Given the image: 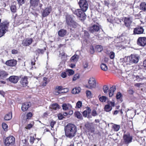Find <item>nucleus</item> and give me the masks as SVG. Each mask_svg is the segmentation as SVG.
<instances>
[{
	"label": "nucleus",
	"mask_w": 146,
	"mask_h": 146,
	"mask_svg": "<svg viewBox=\"0 0 146 146\" xmlns=\"http://www.w3.org/2000/svg\"><path fill=\"white\" fill-rule=\"evenodd\" d=\"M79 4L81 9H78L73 11V13L79 18L82 21L85 19L86 15L84 13L88 7V3L86 0H80Z\"/></svg>",
	"instance_id": "obj_1"
},
{
	"label": "nucleus",
	"mask_w": 146,
	"mask_h": 146,
	"mask_svg": "<svg viewBox=\"0 0 146 146\" xmlns=\"http://www.w3.org/2000/svg\"><path fill=\"white\" fill-rule=\"evenodd\" d=\"M64 131L66 137L72 139L76 135L77 129L74 125L69 123L65 127Z\"/></svg>",
	"instance_id": "obj_2"
},
{
	"label": "nucleus",
	"mask_w": 146,
	"mask_h": 146,
	"mask_svg": "<svg viewBox=\"0 0 146 146\" xmlns=\"http://www.w3.org/2000/svg\"><path fill=\"white\" fill-rule=\"evenodd\" d=\"M139 57L137 54H131L127 59V62L130 64L133 63H136L139 61Z\"/></svg>",
	"instance_id": "obj_3"
},
{
	"label": "nucleus",
	"mask_w": 146,
	"mask_h": 146,
	"mask_svg": "<svg viewBox=\"0 0 146 146\" xmlns=\"http://www.w3.org/2000/svg\"><path fill=\"white\" fill-rule=\"evenodd\" d=\"M8 24L4 23L0 24V37L3 36L8 29Z\"/></svg>",
	"instance_id": "obj_4"
},
{
	"label": "nucleus",
	"mask_w": 146,
	"mask_h": 146,
	"mask_svg": "<svg viewBox=\"0 0 146 146\" xmlns=\"http://www.w3.org/2000/svg\"><path fill=\"white\" fill-rule=\"evenodd\" d=\"M123 138V143L125 144L128 145L132 141V136L130 135L129 133H127L124 134Z\"/></svg>",
	"instance_id": "obj_5"
},
{
	"label": "nucleus",
	"mask_w": 146,
	"mask_h": 146,
	"mask_svg": "<svg viewBox=\"0 0 146 146\" xmlns=\"http://www.w3.org/2000/svg\"><path fill=\"white\" fill-rule=\"evenodd\" d=\"M66 21L68 25L73 28H76L77 25V23L72 20L70 15L66 17Z\"/></svg>",
	"instance_id": "obj_6"
},
{
	"label": "nucleus",
	"mask_w": 146,
	"mask_h": 146,
	"mask_svg": "<svg viewBox=\"0 0 146 146\" xmlns=\"http://www.w3.org/2000/svg\"><path fill=\"white\" fill-rule=\"evenodd\" d=\"M15 142V139L13 136H9L5 140V144L6 146L13 145Z\"/></svg>",
	"instance_id": "obj_7"
},
{
	"label": "nucleus",
	"mask_w": 146,
	"mask_h": 146,
	"mask_svg": "<svg viewBox=\"0 0 146 146\" xmlns=\"http://www.w3.org/2000/svg\"><path fill=\"white\" fill-rule=\"evenodd\" d=\"M96 87V83L95 79L93 78H90L88 81V85L86 86L87 88L92 89Z\"/></svg>",
	"instance_id": "obj_8"
},
{
	"label": "nucleus",
	"mask_w": 146,
	"mask_h": 146,
	"mask_svg": "<svg viewBox=\"0 0 146 146\" xmlns=\"http://www.w3.org/2000/svg\"><path fill=\"white\" fill-rule=\"evenodd\" d=\"M115 103L114 102H108L107 105H106L104 108V110L107 112L111 111L112 110V107H114Z\"/></svg>",
	"instance_id": "obj_9"
},
{
	"label": "nucleus",
	"mask_w": 146,
	"mask_h": 146,
	"mask_svg": "<svg viewBox=\"0 0 146 146\" xmlns=\"http://www.w3.org/2000/svg\"><path fill=\"white\" fill-rule=\"evenodd\" d=\"M137 44L139 46H144L146 44V38L145 37H139L137 40Z\"/></svg>",
	"instance_id": "obj_10"
},
{
	"label": "nucleus",
	"mask_w": 146,
	"mask_h": 146,
	"mask_svg": "<svg viewBox=\"0 0 146 146\" xmlns=\"http://www.w3.org/2000/svg\"><path fill=\"white\" fill-rule=\"evenodd\" d=\"M100 29L99 24H94L89 28V31L91 33L98 31Z\"/></svg>",
	"instance_id": "obj_11"
},
{
	"label": "nucleus",
	"mask_w": 146,
	"mask_h": 146,
	"mask_svg": "<svg viewBox=\"0 0 146 146\" xmlns=\"http://www.w3.org/2000/svg\"><path fill=\"white\" fill-rule=\"evenodd\" d=\"M124 22L125 26L129 28L132 22V19L131 17H125L124 19Z\"/></svg>",
	"instance_id": "obj_12"
},
{
	"label": "nucleus",
	"mask_w": 146,
	"mask_h": 146,
	"mask_svg": "<svg viewBox=\"0 0 146 146\" xmlns=\"http://www.w3.org/2000/svg\"><path fill=\"white\" fill-rule=\"evenodd\" d=\"M32 41V38H27L23 40L22 44L23 46H28L31 44Z\"/></svg>",
	"instance_id": "obj_13"
},
{
	"label": "nucleus",
	"mask_w": 146,
	"mask_h": 146,
	"mask_svg": "<svg viewBox=\"0 0 146 146\" xmlns=\"http://www.w3.org/2000/svg\"><path fill=\"white\" fill-rule=\"evenodd\" d=\"M31 105L30 102H26L23 104L21 109L22 111H25L28 109Z\"/></svg>",
	"instance_id": "obj_14"
},
{
	"label": "nucleus",
	"mask_w": 146,
	"mask_h": 146,
	"mask_svg": "<svg viewBox=\"0 0 146 146\" xmlns=\"http://www.w3.org/2000/svg\"><path fill=\"white\" fill-rule=\"evenodd\" d=\"M52 11V9L50 7L46 8L44 9L42 13V16L43 17H45L48 16Z\"/></svg>",
	"instance_id": "obj_15"
},
{
	"label": "nucleus",
	"mask_w": 146,
	"mask_h": 146,
	"mask_svg": "<svg viewBox=\"0 0 146 146\" xmlns=\"http://www.w3.org/2000/svg\"><path fill=\"white\" fill-rule=\"evenodd\" d=\"M144 29L141 27H139L135 28L133 31L134 33L135 34H139L143 33Z\"/></svg>",
	"instance_id": "obj_16"
},
{
	"label": "nucleus",
	"mask_w": 146,
	"mask_h": 146,
	"mask_svg": "<svg viewBox=\"0 0 146 146\" xmlns=\"http://www.w3.org/2000/svg\"><path fill=\"white\" fill-rule=\"evenodd\" d=\"M17 64V61L15 60H10L7 61L5 64L7 65L10 66H14Z\"/></svg>",
	"instance_id": "obj_17"
},
{
	"label": "nucleus",
	"mask_w": 146,
	"mask_h": 146,
	"mask_svg": "<svg viewBox=\"0 0 146 146\" xmlns=\"http://www.w3.org/2000/svg\"><path fill=\"white\" fill-rule=\"evenodd\" d=\"M27 77L25 76L21 78L20 80V83L23 86H26L28 84Z\"/></svg>",
	"instance_id": "obj_18"
},
{
	"label": "nucleus",
	"mask_w": 146,
	"mask_h": 146,
	"mask_svg": "<svg viewBox=\"0 0 146 146\" xmlns=\"http://www.w3.org/2000/svg\"><path fill=\"white\" fill-rule=\"evenodd\" d=\"M9 79L11 82L16 83L18 81L19 78L17 76H12L9 77Z\"/></svg>",
	"instance_id": "obj_19"
},
{
	"label": "nucleus",
	"mask_w": 146,
	"mask_h": 146,
	"mask_svg": "<svg viewBox=\"0 0 146 146\" xmlns=\"http://www.w3.org/2000/svg\"><path fill=\"white\" fill-rule=\"evenodd\" d=\"M8 75V74L4 70H0V79H4L6 78Z\"/></svg>",
	"instance_id": "obj_20"
},
{
	"label": "nucleus",
	"mask_w": 146,
	"mask_h": 146,
	"mask_svg": "<svg viewBox=\"0 0 146 146\" xmlns=\"http://www.w3.org/2000/svg\"><path fill=\"white\" fill-rule=\"evenodd\" d=\"M39 1V0H30V4L31 6L35 7L38 5Z\"/></svg>",
	"instance_id": "obj_21"
},
{
	"label": "nucleus",
	"mask_w": 146,
	"mask_h": 146,
	"mask_svg": "<svg viewBox=\"0 0 146 146\" xmlns=\"http://www.w3.org/2000/svg\"><path fill=\"white\" fill-rule=\"evenodd\" d=\"M91 110L90 108L87 107L86 110H84L83 112V116L85 117H86L91 112Z\"/></svg>",
	"instance_id": "obj_22"
},
{
	"label": "nucleus",
	"mask_w": 146,
	"mask_h": 146,
	"mask_svg": "<svg viewBox=\"0 0 146 146\" xmlns=\"http://www.w3.org/2000/svg\"><path fill=\"white\" fill-rule=\"evenodd\" d=\"M116 90V87L115 86H112L111 87L109 90V96L110 97H112L113 95V93Z\"/></svg>",
	"instance_id": "obj_23"
},
{
	"label": "nucleus",
	"mask_w": 146,
	"mask_h": 146,
	"mask_svg": "<svg viewBox=\"0 0 146 146\" xmlns=\"http://www.w3.org/2000/svg\"><path fill=\"white\" fill-rule=\"evenodd\" d=\"M81 89L80 87L75 88L72 89V93L74 94H78L80 92Z\"/></svg>",
	"instance_id": "obj_24"
},
{
	"label": "nucleus",
	"mask_w": 146,
	"mask_h": 146,
	"mask_svg": "<svg viewBox=\"0 0 146 146\" xmlns=\"http://www.w3.org/2000/svg\"><path fill=\"white\" fill-rule=\"evenodd\" d=\"M62 109L64 110H66L71 109L72 108V106L70 104H64L62 106Z\"/></svg>",
	"instance_id": "obj_25"
},
{
	"label": "nucleus",
	"mask_w": 146,
	"mask_h": 146,
	"mask_svg": "<svg viewBox=\"0 0 146 146\" xmlns=\"http://www.w3.org/2000/svg\"><path fill=\"white\" fill-rule=\"evenodd\" d=\"M79 59L78 55L75 54L72 56L70 59L71 62H76Z\"/></svg>",
	"instance_id": "obj_26"
},
{
	"label": "nucleus",
	"mask_w": 146,
	"mask_h": 146,
	"mask_svg": "<svg viewBox=\"0 0 146 146\" xmlns=\"http://www.w3.org/2000/svg\"><path fill=\"white\" fill-rule=\"evenodd\" d=\"M50 108L52 110H56L59 109V106L57 104H53L50 105Z\"/></svg>",
	"instance_id": "obj_27"
},
{
	"label": "nucleus",
	"mask_w": 146,
	"mask_h": 146,
	"mask_svg": "<svg viewBox=\"0 0 146 146\" xmlns=\"http://www.w3.org/2000/svg\"><path fill=\"white\" fill-rule=\"evenodd\" d=\"M66 31L64 29L60 30L58 32V34L59 36L61 37L64 36L66 34Z\"/></svg>",
	"instance_id": "obj_28"
},
{
	"label": "nucleus",
	"mask_w": 146,
	"mask_h": 146,
	"mask_svg": "<svg viewBox=\"0 0 146 146\" xmlns=\"http://www.w3.org/2000/svg\"><path fill=\"white\" fill-rule=\"evenodd\" d=\"M99 100L101 102H105L107 99L108 98L105 96H101L100 95L98 97Z\"/></svg>",
	"instance_id": "obj_29"
},
{
	"label": "nucleus",
	"mask_w": 146,
	"mask_h": 146,
	"mask_svg": "<svg viewBox=\"0 0 146 146\" xmlns=\"http://www.w3.org/2000/svg\"><path fill=\"white\" fill-rule=\"evenodd\" d=\"M140 9L143 11H146V4L145 3L142 2L140 4Z\"/></svg>",
	"instance_id": "obj_30"
},
{
	"label": "nucleus",
	"mask_w": 146,
	"mask_h": 146,
	"mask_svg": "<svg viewBox=\"0 0 146 146\" xmlns=\"http://www.w3.org/2000/svg\"><path fill=\"white\" fill-rule=\"evenodd\" d=\"M74 115L78 119L82 118V116L81 113L78 111H76L74 113Z\"/></svg>",
	"instance_id": "obj_31"
},
{
	"label": "nucleus",
	"mask_w": 146,
	"mask_h": 146,
	"mask_svg": "<svg viewBox=\"0 0 146 146\" xmlns=\"http://www.w3.org/2000/svg\"><path fill=\"white\" fill-rule=\"evenodd\" d=\"M12 117V113H9L6 114L5 116L4 119L6 120H10Z\"/></svg>",
	"instance_id": "obj_32"
},
{
	"label": "nucleus",
	"mask_w": 146,
	"mask_h": 146,
	"mask_svg": "<svg viewBox=\"0 0 146 146\" xmlns=\"http://www.w3.org/2000/svg\"><path fill=\"white\" fill-rule=\"evenodd\" d=\"M112 127L114 131H117L119 130L120 127L119 125L114 124L112 125Z\"/></svg>",
	"instance_id": "obj_33"
},
{
	"label": "nucleus",
	"mask_w": 146,
	"mask_h": 146,
	"mask_svg": "<svg viewBox=\"0 0 146 146\" xmlns=\"http://www.w3.org/2000/svg\"><path fill=\"white\" fill-rule=\"evenodd\" d=\"M101 69L103 70L106 71L108 69L107 66L104 64L102 63L101 64L100 66Z\"/></svg>",
	"instance_id": "obj_34"
},
{
	"label": "nucleus",
	"mask_w": 146,
	"mask_h": 146,
	"mask_svg": "<svg viewBox=\"0 0 146 146\" xmlns=\"http://www.w3.org/2000/svg\"><path fill=\"white\" fill-rule=\"evenodd\" d=\"M67 73L68 74L69 76L73 75L74 73V70L72 69H68L66 70Z\"/></svg>",
	"instance_id": "obj_35"
},
{
	"label": "nucleus",
	"mask_w": 146,
	"mask_h": 146,
	"mask_svg": "<svg viewBox=\"0 0 146 146\" xmlns=\"http://www.w3.org/2000/svg\"><path fill=\"white\" fill-rule=\"evenodd\" d=\"M86 94L87 97L89 98H91L92 97V94L91 92L87 90L86 92Z\"/></svg>",
	"instance_id": "obj_36"
},
{
	"label": "nucleus",
	"mask_w": 146,
	"mask_h": 146,
	"mask_svg": "<svg viewBox=\"0 0 146 146\" xmlns=\"http://www.w3.org/2000/svg\"><path fill=\"white\" fill-rule=\"evenodd\" d=\"M97 51L98 52L102 51L103 50L102 46L101 45H97L96 46Z\"/></svg>",
	"instance_id": "obj_37"
},
{
	"label": "nucleus",
	"mask_w": 146,
	"mask_h": 146,
	"mask_svg": "<svg viewBox=\"0 0 146 146\" xmlns=\"http://www.w3.org/2000/svg\"><path fill=\"white\" fill-rule=\"evenodd\" d=\"M80 78V76L79 74H75L73 76L72 80L74 81H75Z\"/></svg>",
	"instance_id": "obj_38"
},
{
	"label": "nucleus",
	"mask_w": 146,
	"mask_h": 146,
	"mask_svg": "<svg viewBox=\"0 0 146 146\" xmlns=\"http://www.w3.org/2000/svg\"><path fill=\"white\" fill-rule=\"evenodd\" d=\"M11 11L13 12H15L16 10V7L15 5H12L11 7Z\"/></svg>",
	"instance_id": "obj_39"
},
{
	"label": "nucleus",
	"mask_w": 146,
	"mask_h": 146,
	"mask_svg": "<svg viewBox=\"0 0 146 146\" xmlns=\"http://www.w3.org/2000/svg\"><path fill=\"white\" fill-rule=\"evenodd\" d=\"M108 88L107 86L105 85L104 86L103 88V90L104 92V93L106 94L108 92Z\"/></svg>",
	"instance_id": "obj_40"
},
{
	"label": "nucleus",
	"mask_w": 146,
	"mask_h": 146,
	"mask_svg": "<svg viewBox=\"0 0 146 146\" xmlns=\"http://www.w3.org/2000/svg\"><path fill=\"white\" fill-rule=\"evenodd\" d=\"M2 127L5 131L7 130V128L8 127L7 125L5 123H2Z\"/></svg>",
	"instance_id": "obj_41"
},
{
	"label": "nucleus",
	"mask_w": 146,
	"mask_h": 146,
	"mask_svg": "<svg viewBox=\"0 0 146 146\" xmlns=\"http://www.w3.org/2000/svg\"><path fill=\"white\" fill-rule=\"evenodd\" d=\"M136 78L138 82H140L143 79V78L141 76H136Z\"/></svg>",
	"instance_id": "obj_42"
},
{
	"label": "nucleus",
	"mask_w": 146,
	"mask_h": 146,
	"mask_svg": "<svg viewBox=\"0 0 146 146\" xmlns=\"http://www.w3.org/2000/svg\"><path fill=\"white\" fill-rule=\"evenodd\" d=\"M82 102L80 101H78L76 104V107L78 108H80L82 106Z\"/></svg>",
	"instance_id": "obj_43"
},
{
	"label": "nucleus",
	"mask_w": 146,
	"mask_h": 146,
	"mask_svg": "<svg viewBox=\"0 0 146 146\" xmlns=\"http://www.w3.org/2000/svg\"><path fill=\"white\" fill-rule=\"evenodd\" d=\"M46 50V48L44 47V50L38 49L37 51L39 53H40L41 54H43L44 53V51L45 50Z\"/></svg>",
	"instance_id": "obj_44"
},
{
	"label": "nucleus",
	"mask_w": 146,
	"mask_h": 146,
	"mask_svg": "<svg viewBox=\"0 0 146 146\" xmlns=\"http://www.w3.org/2000/svg\"><path fill=\"white\" fill-rule=\"evenodd\" d=\"M110 57L111 59H113L115 57V53L113 52H111L110 53Z\"/></svg>",
	"instance_id": "obj_45"
},
{
	"label": "nucleus",
	"mask_w": 146,
	"mask_h": 146,
	"mask_svg": "<svg viewBox=\"0 0 146 146\" xmlns=\"http://www.w3.org/2000/svg\"><path fill=\"white\" fill-rule=\"evenodd\" d=\"M33 115L32 113L31 112L28 113L26 115L27 119H29L31 118Z\"/></svg>",
	"instance_id": "obj_46"
},
{
	"label": "nucleus",
	"mask_w": 146,
	"mask_h": 146,
	"mask_svg": "<svg viewBox=\"0 0 146 146\" xmlns=\"http://www.w3.org/2000/svg\"><path fill=\"white\" fill-rule=\"evenodd\" d=\"M88 63L86 62L85 61L83 63V67L84 68L86 69V68H88Z\"/></svg>",
	"instance_id": "obj_47"
},
{
	"label": "nucleus",
	"mask_w": 146,
	"mask_h": 146,
	"mask_svg": "<svg viewBox=\"0 0 146 146\" xmlns=\"http://www.w3.org/2000/svg\"><path fill=\"white\" fill-rule=\"evenodd\" d=\"M33 126V125L32 124L29 123L27 124L25 127L26 129H29L32 127Z\"/></svg>",
	"instance_id": "obj_48"
},
{
	"label": "nucleus",
	"mask_w": 146,
	"mask_h": 146,
	"mask_svg": "<svg viewBox=\"0 0 146 146\" xmlns=\"http://www.w3.org/2000/svg\"><path fill=\"white\" fill-rule=\"evenodd\" d=\"M122 96L121 94L119 92H118L116 96V97L117 99H119Z\"/></svg>",
	"instance_id": "obj_49"
},
{
	"label": "nucleus",
	"mask_w": 146,
	"mask_h": 146,
	"mask_svg": "<svg viewBox=\"0 0 146 146\" xmlns=\"http://www.w3.org/2000/svg\"><path fill=\"white\" fill-rule=\"evenodd\" d=\"M92 115L94 116H96L98 115L96 111L95 110H94L92 111Z\"/></svg>",
	"instance_id": "obj_50"
},
{
	"label": "nucleus",
	"mask_w": 146,
	"mask_h": 146,
	"mask_svg": "<svg viewBox=\"0 0 146 146\" xmlns=\"http://www.w3.org/2000/svg\"><path fill=\"white\" fill-rule=\"evenodd\" d=\"M119 39L122 42L125 39V38L124 36H119Z\"/></svg>",
	"instance_id": "obj_51"
},
{
	"label": "nucleus",
	"mask_w": 146,
	"mask_h": 146,
	"mask_svg": "<svg viewBox=\"0 0 146 146\" xmlns=\"http://www.w3.org/2000/svg\"><path fill=\"white\" fill-rule=\"evenodd\" d=\"M61 76L63 78H65L66 76V72H62L61 74Z\"/></svg>",
	"instance_id": "obj_52"
},
{
	"label": "nucleus",
	"mask_w": 146,
	"mask_h": 146,
	"mask_svg": "<svg viewBox=\"0 0 146 146\" xmlns=\"http://www.w3.org/2000/svg\"><path fill=\"white\" fill-rule=\"evenodd\" d=\"M62 90V87L61 86H57L55 88V90H58L60 91V90Z\"/></svg>",
	"instance_id": "obj_53"
},
{
	"label": "nucleus",
	"mask_w": 146,
	"mask_h": 146,
	"mask_svg": "<svg viewBox=\"0 0 146 146\" xmlns=\"http://www.w3.org/2000/svg\"><path fill=\"white\" fill-rule=\"evenodd\" d=\"M58 117L59 119L61 120L63 117V116L61 113H60L58 115Z\"/></svg>",
	"instance_id": "obj_54"
},
{
	"label": "nucleus",
	"mask_w": 146,
	"mask_h": 146,
	"mask_svg": "<svg viewBox=\"0 0 146 146\" xmlns=\"http://www.w3.org/2000/svg\"><path fill=\"white\" fill-rule=\"evenodd\" d=\"M18 3L21 4L22 5L24 3L25 0H17Z\"/></svg>",
	"instance_id": "obj_55"
},
{
	"label": "nucleus",
	"mask_w": 146,
	"mask_h": 146,
	"mask_svg": "<svg viewBox=\"0 0 146 146\" xmlns=\"http://www.w3.org/2000/svg\"><path fill=\"white\" fill-rule=\"evenodd\" d=\"M35 140V139L34 137L31 136L30 139V141L31 143H34V140Z\"/></svg>",
	"instance_id": "obj_56"
},
{
	"label": "nucleus",
	"mask_w": 146,
	"mask_h": 146,
	"mask_svg": "<svg viewBox=\"0 0 146 146\" xmlns=\"http://www.w3.org/2000/svg\"><path fill=\"white\" fill-rule=\"evenodd\" d=\"M11 52L12 54H15L18 53V51L17 50L13 49L12 50Z\"/></svg>",
	"instance_id": "obj_57"
},
{
	"label": "nucleus",
	"mask_w": 146,
	"mask_h": 146,
	"mask_svg": "<svg viewBox=\"0 0 146 146\" xmlns=\"http://www.w3.org/2000/svg\"><path fill=\"white\" fill-rule=\"evenodd\" d=\"M56 122L55 121H52L50 123V125L52 128H53L54 125L55 124Z\"/></svg>",
	"instance_id": "obj_58"
},
{
	"label": "nucleus",
	"mask_w": 146,
	"mask_h": 146,
	"mask_svg": "<svg viewBox=\"0 0 146 146\" xmlns=\"http://www.w3.org/2000/svg\"><path fill=\"white\" fill-rule=\"evenodd\" d=\"M142 84L141 83H137L135 84V86L139 87Z\"/></svg>",
	"instance_id": "obj_59"
},
{
	"label": "nucleus",
	"mask_w": 146,
	"mask_h": 146,
	"mask_svg": "<svg viewBox=\"0 0 146 146\" xmlns=\"http://www.w3.org/2000/svg\"><path fill=\"white\" fill-rule=\"evenodd\" d=\"M65 56V53L63 51H62L61 52H60V54H59L60 56Z\"/></svg>",
	"instance_id": "obj_60"
},
{
	"label": "nucleus",
	"mask_w": 146,
	"mask_h": 146,
	"mask_svg": "<svg viewBox=\"0 0 146 146\" xmlns=\"http://www.w3.org/2000/svg\"><path fill=\"white\" fill-rule=\"evenodd\" d=\"M90 52L92 54L94 52V48L92 46L90 47Z\"/></svg>",
	"instance_id": "obj_61"
},
{
	"label": "nucleus",
	"mask_w": 146,
	"mask_h": 146,
	"mask_svg": "<svg viewBox=\"0 0 146 146\" xmlns=\"http://www.w3.org/2000/svg\"><path fill=\"white\" fill-rule=\"evenodd\" d=\"M61 92H60L58 91H55L54 92V94L55 95H58Z\"/></svg>",
	"instance_id": "obj_62"
},
{
	"label": "nucleus",
	"mask_w": 146,
	"mask_h": 146,
	"mask_svg": "<svg viewBox=\"0 0 146 146\" xmlns=\"http://www.w3.org/2000/svg\"><path fill=\"white\" fill-rule=\"evenodd\" d=\"M143 66L145 68V69H146V59L143 61Z\"/></svg>",
	"instance_id": "obj_63"
},
{
	"label": "nucleus",
	"mask_w": 146,
	"mask_h": 146,
	"mask_svg": "<svg viewBox=\"0 0 146 146\" xmlns=\"http://www.w3.org/2000/svg\"><path fill=\"white\" fill-rule=\"evenodd\" d=\"M104 4L105 5L108 6L109 4V2L108 1H104Z\"/></svg>",
	"instance_id": "obj_64"
}]
</instances>
